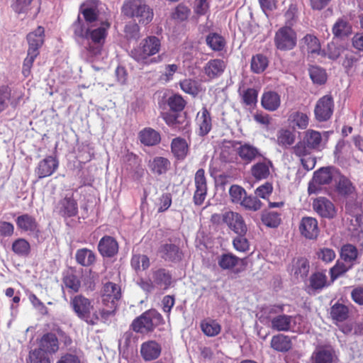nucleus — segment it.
Wrapping results in <instances>:
<instances>
[{
  "label": "nucleus",
  "instance_id": "57",
  "mask_svg": "<svg viewBox=\"0 0 363 363\" xmlns=\"http://www.w3.org/2000/svg\"><path fill=\"white\" fill-rule=\"evenodd\" d=\"M131 266L135 271L145 270L150 267V259L145 255H134L131 259Z\"/></svg>",
  "mask_w": 363,
  "mask_h": 363
},
{
  "label": "nucleus",
  "instance_id": "18",
  "mask_svg": "<svg viewBox=\"0 0 363 363\" xmlns=\"http://www.w3.org/2000/svg\"><path fill=\"white\" fill-rule=\"evenodd\" d=\"M162 347L155 340H147L140 345V353L145 362L157 359L161 354Z\"/></svg>",
  "mask_w": 363,
  "mask_h": 363
},
{
  "label": "nucleus",
  "instance_id": "16",
  "mask_svg": "<svg viewBox=\"0 0 363 363\" xmlns=\"http://www.w3.org/2000/svg\"><path fill=\"white\" fill-rule=\"evenodd\" d=\"M239 147L236 148V152L242 161L250 164L256 159L262 157L260 150L250 143H238Z\"/></svg>",
  "mask_w": 363,
  "mask_h": 363
},
{
  "label": "nucleus",
  "instance_id": "64",
  "mask_svg": "<svg viewBox=\"0 0 363 363\" xmlns=\"http://www.w3.org/2000/svg\"><path fill=\"white\" fill-rule=\"evenodd\" d=\"M190 9L184 4H179L172 13V18L180 21H185L190 14Z\"/></svg>",
  "mask_w": 363,
  "mask_h": 363
},
{
  "label": "nucleus",
  "instance_id": "29",
  "mask_svg": "<svg viewBox=\"0 0 363 363\" xmlns=\"http://www.w3.org/2000/svg\"><path fill=\"white\" fill-rule=\"evenodd\" d=\"M352 32L350 23L344 18H338L332 28V33L335 38L343 39Z\"/></svg>",
  "mask_w": 363,
  "mask_h": 363
},
{
  "label": "nucleus",
  "instance_id": "53",
  "mask_svg": "<svg viewBox=\"0 0 363 363\" xmlns=\"http://www.w3.org/2000/svg\"><path fill=\"white\" fill-rule=\"evenodd\" d=\"M201 328L203 333L208 337H213L220 333L221 327L214 320H206L201 323Z\"/></svg>",
  "mask_w": 363,
  "mask_h": 363
},
{
  "label": "nucleus",
  "instance_id": "47",
  "mask_svg": "<svg viewBox=\"0 0 363 363\" xmlns=\"http://www.w3.org/2000/svg\"><path fill=\"white\" fill-rule=\"evenodd\" d=\"M268 58L262 54L253 55L251 60V70L256 74L262 73L268 67Z\"/></svg>",
  "mask_w": 363,
  "mask_h": 363
},
{
  "label": "nucleus",
  "instance_id": "12",
  "mask_svg": "<svg viewBox=\"0 0 363 363\" xmlns=\"http://www.w3.org/2000/svg\"><path fill=\"white\" fill-rule=\"evenodd\" d=\"M196 190L194 194V203L196 206H201L206 199L207 194V183L203 169L196 171L194 177Z\"/></svg>",
  "mask_w": 363,
  "mask_h": 363
},
{
  "label": "nucleus",
  "instance_id": "27",
  "mask_svg": "<svg viewBox=\"0 0 363 363\" xmlns=\"http://www.w3.org/2000/svg\"><path fill=\"white\" fill-rule=\"evenodd\" d=\"M160 257L166 261H179L182 259V252L178 246L172 243L163 244L159 249Z\"/></svg>",
  "mask_w": 363,
  "mask_h": 363
},
{
  "label": "nucleus",
  "instance_id": "5",
  "mask_svg": "<svg viewBox=\"0 0 363 363\" xmlns=\"http://www.w3.org/2000/svg\"><path fill=\"white\" fill-rule=\"evenodd\" d=\"M164 319L156 310H148L133 320L131 328L137 333L147 335L152 333L156 327L162 324Z\"/></svg>",
  "mask_w": 363,
  "mask_h": 363
},
{
  "label": "nucleus",
  "instance_id": "25",
  "mask_svg": "<svg viewBox=\"0 0 363 363\" xmlns=\"http://www.w3.org/2000/svg\"><path fill=\"white\" fill-rule=\"evenodd\" d=\"M272 167L271 160L264 157L262 161L257 162L252 166L251 174L257 180L265 179L269 176Z\"/></svg>",
  "mask_w": 363,
  "mask_h": 363
},
{
  "label": "nucleus",
  "instance_id": "3",
  "mask_svg": "<svg viewBox=\"0 0 363 363\" xmlns=\"http://www.w3.org/2000/svg\"><path fill=\"white\" fill-rule=\"evenodd\" d=\"M325 142L321 133L314 130H308L302 140L297 143L293 147V153L297 157H303L310 154L311 150H321L324 148Z\"/></svg>",
  "mask_w": 363,
  "mask_h": 363
},
{
  "label": "nucleus",
  "instance_id": "50",
  "mask_svg": "<svg viewBox=\"0 0 363 363\" xmlns=\"http://www.w3.org/2000/svg\"><path fill=\"white\" fill-rule=\"evenodd\" d=\"M12 250L19 257H27L30 252V245L26 239L18 238L12 243Z\"/></svg>",
  "mask_w": 363,
  "mask_h": 363
},
{
  "label": "nucleus",
  "instance_id": "54",
  "mask_svg": "<svg viewBox=\"0 0 363 363\" xmlns=\"http://www.w3.org/2000/svg\"><path fill=\"white\" fill-rule=\"evenodd\" d=\"M72 30L74 33V37L78 42L83 43L86 40L88 35V27L86 28L84 23L80 21L79 17L72 24Z\"/></svg>",
  "mask_w": 363,
  "mask_h": 363
},
{
  "label": "nucleus",
  "instance_id": "61",
  "mask_svg": "<svg viewBox=\"0 0 363 363\" xmlns=\"http://www.w3.org/2000/svg\"><path fill=\"white\" fill-rule=\"evenodd\" d=\"M63 283L65 287L72 293L78 292L81 286V282L79 279L76 275L73 274H67L65 276L63 279Z\"/></svg>",
  "mask_w": 363,
  "mask_h": 363
},
{
  "label": "nucleus",
  "instance_id": "24",
  "mask_svg": "<svg viewBox=\"0 0 363 363\" xmlns=\"http://www.w3.org/2000/svg\"><path fill=\"white\" fill-rule=\"evenodd\" d=\"M98 250L103 257H111L118 252V245L113 238L106 235L99 240Z\"/></svg>",
  "mask_w": 363,
  "mask_h": 363
},
{
  "label": "nucleus",
  "instance_id": "8",
  "mask_svg": "<svg viewBox=\"0 0 363 363\" xmlns=\"http://www.w3.org/2000/svg\"><path fill=\"white\" fill-rule=\"evenodd\" d=\"M121 297V288L118 284L113 282L106 283L101 294V301L104 307H100L101 309L112 311L110 316L113 315L116 308L117 301Z\"/></svg>",
  "mask_w": 363,
  "mask_h": 363
},
{
  "label": "nucleus",
  "instance_id": "20",
  "mask_svg": "<svg viewBox=\"0 0 363 363\" xmlns=\"http://www.w3.org/2000/svg\"><path fill=\"white\" fill-rule=\"evenodd\" d=\"M16 223L19 230L32 233L36 237L38 236L39 226L33 216L28 213L23 214L16 218Z\"/></svg>",
  "mask_w": 363,
  "mask_h": 363
},
{
  "label": "nucleus",
  "instance_id": "22",
  "mask_svg": "<svg viewBox=\"0 0 363 363\" xmlns=\"http://www.w3.org/2000/svg\"><path fill=\"white\" fill-rule=\"evenodd\" d=\"M162 117L173 130L182 132L189 131V122L185 118L168 112L162 113Z\"/></svg>",
  "mask_w": 363,
  "mask_h": 363
},
{
  "label": "nucleus",
  "instance_id": "42",
  "mask_svg": "<svg viewBox=\"0 0 363 363\" xmlns=\"http://www.w3.org/2000/svg\"><path fill=\"white\" fill-rule=\"evenodd\" d=\"M141 143L147 146H152L160 141V134L152 128H147L141 130L139 133Z\"/></svg>",
  "mask_w": 363,
  "mask_h": 363
},
{
  "label": "nucleus",
  "instance_id": "58",
  "mask_svg": "<svg viewBox=\"0 0 363 363\" xmlns=\"http://www.w3.org/2000/svg\"><path fill=\"white\" fill-rule=\"evenodd\" d=\"M263 223L270 228H277L281 223V215L277 212H267L262 216Z\"/></svg>",
  "mask_w": 363,
  "mask_h": 363
},
{
  "label": "nucleus",
  "instance_id": "35",
  "mask_svg": "<svg viewBox=\"0 0 363 363\" xmlns=\"http://www.w3.org/2000/svg\"><path fill=\"white\" fill-rule=\"evenodd\" d=\"M270 345L274 350L281 352H288L292 346L289 337L283 334L274 335Z\"/></svg>",
  "mask_w": 363,
  "mask_h": 363
},
{
  "label": "nucleus",
  "instance_id": "37",
  "mask_svg": "<svg viewBox=\"0 0 363 363\" xmlns=\"http://www.w3.org/2000/svg\"><path fill=\"white\" fill-rule=\"evenodd\" d=\"M358 256V250L354 245L346 244L341 247L340 258L344 262L354 266L357 263Z\"/></svg>",
  "mask_w": 363,
  "mask_h": 363
},
{
  "label": "nucleus",
  "instance_id": "49",
  "mask_svg": "<svg viewBox=\"0 0 363 363\" xmlns=\"http://www.w3.org/2000/svg\"><path fill=\"white\" fill-rule=\"evenodd\" d=\"M349 315V309L344 304L336 303L330 308V316L336 321L342 322Z\"/></svg>",
  "mask_w": 363,
  "mask_h": 363
},
{
  "label": "nucleus",
  "instance_id": "60",
  "mask_svg": "<svg viewBox=\"0 0 363 363\" xmlns=\"http://www.w3.org/2000/svg\"><path fill=\"white\" fill-rule=\"evenodd\" d=\"M309 74L314 83L322 84L326 81L325 70L318 66H311L309 68Z\"/></svg>",
  "mask_w": 363,
  "mask_h": 363
},
{
  "label": "nucleus",
  "instance_id": "2",
  "mask_svg": "<svg viewBox=\"0 0 363 363\" xmlns=\"http://www.w3.org/2000/svg\"><path fill=\"white\" fill-rule=\"evenodd\" d=\"M121 12L124 16L144 25L150 23L154 16L152 9L147 4L145 0H125Z\"/></svg>",
  "mask_w": 363,
  "mask_h": 363
},
{
  "label": "nucleus",
  "instance_id": "40",
  "mask_svg": "<svg viewBox=\"0 0 363 363\" xmlns=\"http://www.w3.org/2000/svg\"><path fill=\"white\" fill-rule=\"evenodd\" d=\"M170 164L171 163L168 159L162 157H156L150 160L149 167L154 174L161 175L167 172Z\"/></svg>",
  "mask_w": 363,
  "mask_h": 363
},
{
  "label": "nucleus",
  "instance_id": "39",
  "mask_svg": "<svg viewBox=\"0 0 363 363\" xmlns=\"http://www.w3.org/2000/svg\"><path fill=\"white\" fill-rule=\"evenodd\" d=\"M310 269L309 262L303 257L298 258L293 264L292 272L297 279L305 280Z\"/></svg>",
  "mask_w": 363,
  "mask_h": 363
},
{
  "label": "nucleus",
  "instance_id": "23",
  "mask_svg": "<svg viewBox=\"0 0 363 363\" xmlns=\"http://www.w3.org/2000/svg\"><path fill=\"white\" fill-rule=\"evenodd\" d=\"M196 125L199 127V135H206L212 128V119L210 112L206 107L197 113L196 118Z\"/></svg>",
  "mask_w": 363,
  "mask_h": 363
},
{
  "label": "nucleus",
  "instance_id": "6",
  "mask_svg": "<svg viewBox=\"0 0 363 363\" xmlns=\"http://www.w3.org/2000/svg\"><path fill=\"white\" fill-rule=\"evenodd\" d=\"M268 318L270 320V327L279 332H288L293 329L295 324V317L282 313L284 305L270 306L267 308Z\"/></svg>",
  "mask_w": 363,
  "mask_h": 363
},
{
  "label": "nucleus",
  "instance_id": "44",
  "mask_svg": "<svg viewBox=\"0 0 363 363\" xmlns=\"http://www.w3.org/2000/svg\"><path fill=\"white\" fill-rule=\"evenodd\" d=\"M218 264L223 270H231L238 265L240 258L233 253H223L218 257Z\"/></svg>",
  "mask_w": 363,
  "mask_h": 363
},
{
  "label": "nucleus",
  "instance_id": "38",
  "mask_svg": "<svg viewBox=\"0 0 363 363\" xmlns=\"http://www.w3.org/2000/svg\"><path fill=\"white\" fill-rule=\"evenodd\" d=\"M171 149L177 160H184L187 155L189 146L186 140L182 138H176L172 141Z\"/></svg>",
  "mask_w": 363,
  "mask_h": 363
},
{
  "label": "nucleus",
  "instance_id": "62",
  "mask_svg": "<svg viewBox=\"0 0 363 363\" xmlns=\"http://www.w3.org/2000/svg\"><path fill=\"white\" fill-rule=\"evenodd\" d=\"M30 363H50L46 352L40 348L31 350L29 353Z\"/></svg>",
  "mask_w": 363,
  "mask_h": 363
},
{
  "label": "nucleus",
  "instance_id": "10",
  "mask_svg": "<svg viewBox=\"0 0 363 363\" xmlns=\"http://www.w3.org/2000/svg\"><path fill=\"white\" fill-rule=\"evenodd\" d=\"M357 195L345 199L346 213L350 216V220L351 228L350 230H355L363 225V212L361 206L358 203Z\"/></svg>",
  "mask_w": 363,
  "mask_h": 363
},
{
  "label": "nucleus",
  "instance_id": "56",
  "mask_svg": "<svg viewBox=\"0 0 363 363\" xmlns=\"http://www.w3.org/2000/svg\"><path fill=\"white\" fill-rule=\"evenodd\" d=\"M240 205L245 210L257 211L262 207V202L257 196L252 195L247 196L246 194Z\"/></svg>",
  "mask_w": 363,
  "mask_h": 363
},
{
  "label": "nucleus",
  "instance_id": "34",
  "mask_svg": "<svg viewBox=\"0 0 363 363\" xmlns=\"http://www.w3.org/2000/svg\"><path fill=\"white\" fill-rule=\"evenodd\" d=\"M328 285L326 271L314 272L310 277L308 288L312 291H320Z\"/></svg>",
  "mask_w": 363,
  "mask_h": 363
},
{
  "label": "nucleus",
  "instance_id": "43",
  "mask_svg": "<svg viewBox=\"0 0 363 363\" xmlns=\"http://www.w3.org/2000/svg\"><path fill=\"white\" fill-rule=\"evenodd\" d=\"M206 45L213 51L223 50L226 45L225 38L217 33H210L206 37Z\"/></svg>",
  "mask_w": 363,
  "mask_h": 363
},
{
  "label": "nucleus",
  "instance_id": "9",
  "mask_svg": "<svg viewBox=\"0 0 363 363\" xmlns=\"http://www.w3.org/2000/svg\"><path fill=\"white\" fill-rule=\"evenodd\" d=\"M296 33L290 26H283L275 33L274 44L278 50H291L296 47Z\"/></svg>",
  "mask_w": 363,
  "mask_h": 363
},
{
  "label": "nucleus",
  "instance_id": "46",
  "mask_svg": "<svg viewBox=\"0 0 363 363\" xmlns=\"http://www.w3.org/2000/svg\"><path fill=\"white\" fill-rule=\"evenodd\" d=\"M75 257L77 263L84 267L91 265L96 259L94 253L87 248L78 250Z\"/></svg>",
  "mask_w": 363,
  "mask_h": 363
},
{
  "label": "nucleus",
  "instance_id": "59",
  "mask_svg": "<svg viewBox=\"0 0 363 363\" xmlns=\"http://www.w3.org/2000/svg\"><path fill=\"white\" fill-rule=\"evenodd\" d=\"M229 194L233 203L240 204L243 200V197L246 196L247 192L240 186L234 184L230 187Z\"/></svg>",
  "mask_w": 363,
  "mask_h": 363
},
{
  "label": "nucleus",
  "instance_id": "13",
  "mask_svg": "<svg viewBox=\"0 0 363 363\" xmlns=\"http://www.w3.org/2000/svg\"><path fill=\"white\" fill-rule=\"evenodd\" d=\"M313 363H337L338 357L330 345H319L311 356Z\"/></svg>",
  "mask_w": 363,
  "mask_h": 363
},
{
  "label": "nucleus",
  "instance_id": "28",
  "mask_svg": "<svg viewBox=\"0 0 363 363\" xmlns=\"http://www.w3.org/2000/svg\"><path fill=\"white\" fill-rule=\"evenodd\" d=\"M288 122L294 130H304L308 125L309 118L306 113L296 111L289 114Z\"/></svg>",
  "mask_w": 363,
  "mask_h": 363
},
{
  "label": "nucleus",
  "instance_id": "55",
  "mask_svg": "<svg viewBox=\"0 0 363 363\" xmlns=\"http://www.w3.org/2000/svg\"><path fill=\"white\" fill-rule=\"evenodd\" d=\"M343 51V48L337 45L334 43H330L328 44L326 50H321L320 56L327 57L332 60H337Z\"/></svg>",
  "mask_w": 363,
  "mask_h": 363
},
{
  "label": "nucleus",
  "instance_id": "41",
  "mask_svg": "<svg viewBox=\"0 0 363 363\" xmlns=\"http://www.w3.org/2000/svg\"><path fill=\"white\" fill-rule=\"evenodd\" d=\"M40 348L46 352L55 353L58 350V340L53 333L45 334L40 342Z\"/></svg>",
  "mask_w": 363,
  "mask_h": 363
},
{
  "label": "nucleus",
  "instance_id": "11",
  "mask_svg": "<svg viewBox=\"0 0 363 363\" xmlns=\"http://www.w3.org/2000/svg\"><path fill=\"white\" fill-rule=\"evenodd\" d=\"M333 100L331 96L325 95L316 103L314 113L317 121H326L330 118L333 113Z\"/></svg>",
  "mask_w": 363,
  "mask_h": 363
},
{
  "label": "nucleus",
  "instance_id": "48",
  "mask_svg": "<svg viewBox=\"0 0 363 363\" xmlns=\"http://www.w3.org/2000/svg\"><path fill=\"white\" fill-rule=\"evenodd\" d=\"M180 88L183 91L194 96L201 91V84L194 79H185L179 82Z\"/></svg>",
  "mask_w": 363,
  "mask_h": 363
},
{
  "label": "nucleus",
  "instance_id": "63",
  "mask_svg": "<svg viewBox=\"0 0 363 363\" xmlns=\"http://www.w3.org/2000/svg\"><path fill=\"white\" fill-rule=\"evenodd\" d=\"M168 105L174 111H181L186 105L184 99L179 94H174L168 99Z\"/></svg>",
  "mask_w": 363,
  "mask_h": 363
},
{
  "label": "nucleus",
  "instance_id": "19",
  "mask_svg": "<svg viewBox=\"0 0 363 363\" xmlns=\"http://www.w3.org/2000/svg\"><path fill=\"white\" fill-rule=\"evenodd\" d=\"M314 211L321 217L333 218L336 215V210L334 204L325 197H319L313 203Z\"/></svg>",
  "mask_w": 363,
  "mask_h": 363
},
{
  "label": "nucleus",
  "instance_id": "21",
  "mask_svg": "<svg viewBox=\"0 0 363 363\" xmlns=\"http://www.w3.org/2000/svg\"><path fill=\"white\" fill-rule=\"evenodd\" d=\"M58 167V161L52 156L46 157L35 168V174L39 179L52 175Z\"/></svg>",
  "mask_w": 363,
  "mask_h": 363
},
{
  "label": "nucleus",
  "instance_id": "30",
  "mask_svg": "<svg viewBox=\"0 0 363 363\" xmlns=\"http://www.w3.org/2000/svg\"><path fill=\"white\" fill-rule=\"evenodd\" d=\"M28 43V50L39 52V48L44 42V28L38 26L34 31L27 35Z\"/></svg>",
  "mask_w": 363,
  "mask_h": 363
},
{
  "label": "nucleus",
  "instance_id": "14",
  "mask_svg": "<svg viewBox=\"0 0 363 363\" xmlns=\"http://www.w3.org/2000/svg\"><path fill=\"white\" fill-rule=\"evenodd\" d=\"M223 220L238 235H245L247 228L242 216L236 212L228 211L222 216Z\"/></svg>",
  "mask_w": 363,
  "mask_h": 363
},
{
  "label": "nucleus",
  "instance_id": "7",
  "mask_svg": "<svg viewBox=\"0 0 363 363\" xmlns=\"http://www.w3.org/2000/svg\"><path fill=\"white\" fill-rule=\"evenodd\" d=\"M160 48V40L156 36H149L131 51L130 56L138 62L146 63L148 57L158 53Z\"/></svg>",
  "mask_w": 363,
  "mask_h": 363
},
{
  "label": "nucleus",
  "instance_id": "45",
  "mask_svg": "<svg viewBox=\"0 0 363 363\" xmlns=\"http://www.w3.org/2000/svg\"><path fill=\"white\" fill-rule=\"evenodd\" d=\"M332 167H322L314 172L313 180L318 184H328L331 182L333 177Z\"/></svg>",
  "mask_w": 363,
  "mask_h": 363
},
{
  "label": "nucleus",
  "instance_id": "51",
  "mask_svg": "<svg viewBox=\"0 0 363 363\" xmlns=\"http://www.w3.org/2000/svg\"><path fill=\"white\" fill-rule=\"evenodd\" d=\"M295 134L288 129H281L277 133V143L279 145L287 147L295 142Z\"/></svg>",
  "mask_w": 363,
  "mask_h": 363
},
{
  "label": "nucleus",
  "instance_id": "31",
  "mask_svg": "<svg viewBox=\"0 0 363 363\" xmlns=\"http://www.w3.org/2000/svg\"><path fill=\"white\" fill-rule=\"evenodd\" d=\"M225 68L223 60L214 59L209 60L204 66V72L208 77L214 79L223 74Z\"/></svg>",
  "mask_w": 363,
  "mask_h": 363
},
{
  "label": "nucleus",
  "instance_id": "36",
  "mask_svg": "<svg viewBox=\"0 0 363 363\" xmlns=\"http://www.w3.org/2000/svg\"><path fill=\"white\" fill-rule=\"evenodd\" d=\"M301 44L308 53L320 55L321 52L320 43L316 36L311 34L306 35L301 40Z\"/></svg>",
  "mask_w": 363,
  "mask_h": 363
},
{
  "label": "nucleus",
  "instance_id": "17",
  "mask_svg": "<svg viewBox=\"0 0 363 363\" xmlns=\"http://www.w3.org/2000/svg\"><path fill=\"white\" fill-rule=\"evenodd\" d=\"M298 228L301 235L309 240L315 239L319 234L318 220L313 217H303Z\"/></svg>",
  "mask_w": 363,
  "mask_h": 363
},
{
  "label": "nucleus",
  "instance_id": "32",
  "mask_svg": "<svg viewBox=\"0 0 363 363\" xmlns=\"http://www.w3.org/2000/svg\"><path fill=\"white\" fill-rule=\"evenodd\" d=\"M261 104L264 109L274 111L280 106L281 97L278 93L269 91L263 94Z\"/></svg>",
  "mask_w": 363,
  "mask_h": 363
},
{
  "label": "nucleus",
  "instance_id": "33",
  "mask_svg": "<svg viewBox=\"0 0 363 363\" xmlns=\"http://www.w3.org/2000/svg\"><path fill=\"white\" fill-rule=\"evenodd\" d=\"M152 280L155 286L167 289L172 282L171 274L164 269H159L152 272Z\"/></svg>",
  "mask_w": 363,
  "mask_h": 363
},
{
  "label": "nucleus",
  "instance_id": "4",
  "mask_svg": "<svg viewBox=\"0 0 363 363\" xmlns=\"http://www.w3.org/2000/svg\"><path fill=\"white\" fill-rule=\"evenodd\" d=\"M109 28L110 23L106 21L88 26L87 49L92 55L101 52Z\"/></svg>",
  "mask_w": 363,
  "mask_h": 363
},
{
  "label": "nucleus",
  "instance_id": "52",
  "mask_svg": "<svg viewBox=\"0 0 363 363\" xmlns=\"http://www.w3.org/2000/svg\"><path fill=\"white\" fill-rule=\"evenodd\" d=\"M352 267V265L344 262L343 260L342 262L337 260L335 264L330 269L331 280L333 281L339 277L345 274Z\"/></svg>",
  "mask_w": 363,
  "mask_h": 363
},
{
  "label": "nucleus",
  "instance_id": "15",
  "mask_svg": "<svg viewBox=\"0 0 363 363\" xmlns=\"http://www.w3.org/2000/svg\"><path fill=\"white\" fill-rule=\"evenodd\" d=\"M55 211L64 218L75 216L78 213L77 203L72 195L67 194L57 203Z\"/></svg>",
  "mask_w": 363,
  "mask_h": 363
},
{
  "label": "nucleus",
  "instance_id": "1",
  "mask_svg": "<svg viewBox=\"0 0 363 363\" xmlns=\"http://www.w3.org/2000/svg\"><path fill=\"white\" fill-rule=\"evenodd\" d=\"M70 307L75 315L89 325H96L99 322L105 323L110 317L111 311L94 307L93 301L82 294L70 298Z\"/></svg>",
  "mask_w": 363,
  "mask_h": 363
},
{
  "label": "nucleus",
  "instance_id": "26",
  "mask_svg": "<svg viewBox=\"0 0 363 363\" xmlns=\"http://www.w3.org/2000/svg\"><path fill=\"white\" fill-rule=\"evenodd\" d=\"M337 192L340 196L344 198V200L348 198H352L357 195L355 186L352 182L345 176H340L336 186Z\"/></svg>",
  "mask_w": 363,
  "mask_h": 363
}]
</instances>
